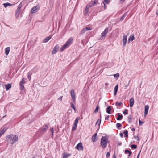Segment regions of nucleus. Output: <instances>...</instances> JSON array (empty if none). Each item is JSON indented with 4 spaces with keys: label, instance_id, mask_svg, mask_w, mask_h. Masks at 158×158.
Here are the masks:
<instances>
[{
    "label": "nucleus",
    "instance_id": "obj_1",
    "mask_svg": "<svg viewBox=\"0 0 158 158\" xmlns=\"http://www.w3.org/2000/svg\"><path fill=\"white\" fill-rule=\"evenodd\" d=\"M6 139L8 143L13 144L18 141V137L15 135L10 134L6 135Z\"/></svg>",
    "mask_w": 158,
    "mask_h": 158
},
{
    "label": "nucleus",
    "instance_id": "obj_2",
    "mask_svg": "<svg viewBox=\"0 0 158 158\" xmlns=\"http://www.w3.org/2000/svg\"><path fill=\"white\" fill-rule=\"evenodd\" d=\"M108 139L106 136H102L101 139L100 143L102 148H105L107 145Z\"/></svg>",
    "mask_w": 158,
    "mask_h": 158
},
{
    "label": "nucleus",
    "instance_id": "obj_3",
    "mask_svg": "<svg viewBox=\"0 0 158 158\" xmlns=\"http://www.w3.org/2000/svg\"><path fill=\"white\" fill-rule=\"evenodd\" d=\"M108 31V29L106 28L104 31L102 33L101 36L99 38V40H102L103 38L105 37Z\"/></svg>",
    "mask_w": 158,
    "mask_h": 158
},
{
    "label": "nucleus",
    "instance_id": "obj_4",
    "mask_svg": "<svg viewBox=\"0 0 158 158\" xmlns=\"http://www.w3.org/2000/svg\"><path fill=\"white\" fill-rule=\"evenodd\" d=\"M127 40V36L126 35H123V40L122 42L123 44V46L125 47L126 46V44Z\"/></svg>",
    "mask_w": 158,
    "mask_h": 158
},
{
    "label": "nucleus",
    "instance_id": "obj_5",
    "mask_svg": "<svg viewBox=\"0 0 158 158\" xmlns=\"http://www.w3.org/2000/svg\"><path fill=\"white\" fill-rule=\"evenodd\" d=\"M71 95V98L72 99L73 102H75L76 100L75 99V94L74 90L73 89H72L70 92Z\"/></svg>",
    "mask_w": 158,
    "mask_h": 158
},
{
    "label": "nucleus",
    "instance_id": "obj_6",
    "mask_svg": "<svg viewBox=\"0 0 158 158\" xmlns=\"http://www.w3.org/2000/svg\"><path fill=\"white\" fill-rule=\"evenodd\" d=\"M75 148L78 150H83V147L82 146L81 143H79L76 146Z\"/></svg>",
    "mask_w": 158,
    "mask_h": 158
},
{
    "label": "nucleus",
    "instance_id": "obj_7",
    "mask_svg": "<svg viewBox=\"0 0 158 158\" xmlns=\"http://www.w3.org/2000/svg\"><path fill=\"white\" fill-rule=\"evenodd\" d=\"M59 48V45L58 44L56 45L52 51L51 52L52 54H55L58 51Z\"/></svg>",
    "mask_w": 158,
    "mask_h": 158
},
{
    "label": "nucleus",
    "instance_id": "obj_8",
    "mask_svg": "<svg viewBox=\"0 0 158 158\" xmlns=\"http://www.w3.org/2000/svg\"><path fill=\"white\" fill-rule=\"evenodd\" d=\"M22 6V5L20 4L18 7V8L16 11L15 14L16 16L17 17H18L19 16V14L20 13V10Z\"/></svg>",
    "mask_w": 158,
    "mask_h": 158
},
{
    "label": "nucleus",
    "instance_id": "obj_9",
    "mask_svg": "<svg viewBox=\"0 0 158 158\" xmlns=\"http://www.w3.org/2000/svg\"><path fill=\"white\" fill-rule=\"evenodd\" d=\"M91 30H92V29L90 27H86L84 28L81 31L80 34L81 35L82 34L85 33L87 31Z\"/></svg>",
    "mask_w": 158,
    "mask_h": 158
},
{
    "label": "nucleus",
    "instance_id": "obj_10",
    "mask_svg": "<svg viewBox=\"0 0 158 158\" xmlns=\"http://www.w3.org/2000/svg\"><path fill=\"white\" fill-rule=\"evenodd\" d=\"M24 78H23L19 83V85L20 86V89L21 90H23L24 89L23 84L25 82V81H24Z\"/></svg>",
    "mask_w": 158,
    "mask_h": 158
},
{
    "label": "nucleus",
    "instance_id": "obj_11",
    "mask_svg": "<svg viewBox=\"0 0 158 158\" xmlns=\"http://www.w3.org/2000/svg\"><path fill=\"white\" fill-rule=\"evenodd\" d=\"M134 39L135 37L134 35L133 34L131 35L128 38L127 42L128 43H129L130 42H132Z\"/></svg>",
    "mask_w": 158,
    "mask_h": 158
},
{
    "label": "nucleus",
    "instance_id": "obj_12",
    "mask_svg": "<svg viewBox=\"0 0 158 158\" xmlns=\"http://www.w3.org/2000/svg\"><path fill=\"white\" fill-rule=\"evenodd\" d=\"M97 133L94 134L92 136L91 140L93 142H95L97 139Z\"/></svg>",
    "mask_w": 158,
    "mask_h": 158
},
{
    "label": "nucleus",
    "instance_id": "obj_13",
    "mask_svg": "<svg viewBox=\"0 0 158 158\" xmlns=\"http://www.w3.org/2000/svg\"><path fill=\"white\" fill-rule=\"evenodd\" d=\"M52 38V36L50 35L49 36L46 37L43 40V43H47L48 41Z\"/></svg>",
    "mask_w": 158,
    "mask_h": 158
},
{
    "label": "nucleus",
    "instance_id": "obj_14",
    "mask_svg": "<svg viewBox=\"0 0 158 158\" xmlns=\"http://www.w3.org/2000/svg\"><path fill=\"white\" fill-rule=\"evenodd\" d=\"M149 108V106L148 105H146L145 106L144 109V116H146L148 113V110Z\"/></svg>",
    "mask_w": 158,
    "mask_h": 158
},
{
    "label": "nucleus",
    "instance_id": "obj_15",
    "mask_svg": "<svg viewBox=\"0 0 158 158\" xmlns=\"http://www.w3.org/2000/svg\"><path fill=\"white\" fill-rule=\"evenodd\" d=\"M112 107L111 106H108L106 109V112L109 114H110L111 113V110Z\"/></svg>",
    "mask_w": 158,
    "mask_h": 158
},
{
    "label": "nucleus",
    "instance_id": "obj_16",
    "mask_svg": "<svg viewBox=\"0 0 158 158\" xmlns=\"http://www.w3.org/2000/svg\"><path fill=\"white\" fill-rule=\"evenodd\" d=\"M134 99L132 98L130 100V106L131 107H132L134 105Z\"/></svg>",
    "mask_w": 158,
    "mask_h": 158
},
{
    "label": "nucleus",
    "instance_id": "obj_17",
    "mask_svg": "<svg viewBox=\"0 0 158 158\" xmlns=\"http://www.w3.org/2000/svg\"><path fill=\"white\" fill-rule=\"evenodd\" d=\"M117 115H118V117L117 118V119L118 120H120L122 119L123 116L121 114L119 113H118L117 114Z\"/></svg>",
    "mask_w": 158,
    "mask_h": 158
},
{
    "label": "nucleus",
    "instance_id": "obj_18",
    "mask_svg": "<svg viewBox=\"0 0 158 158\" xmlns=\"http://www.w3.org/2000/svg\"><path fill=\"white\" fill-rule=\"evenodd\" d=\"M118 85H116L114 89V95L115 96L116 93L118 91Z\"/></svg>",
    "mask_w": 158,
    "mask_h": 158
},
{
    "label": "nucleus",
    "instance_id": "obj_19",
    "mask_svg": "<svg viewBox=\"0 0 158 158\" xmlns=\"http://www.w3.org/2000/svg\"><path fill=\"white\" fill-rule=\"evenodd\" d=\"M73 38L72 37L70 38L68 40L66 41L65 43L67 44L68 45L69 44L71 43V42L73 40Z\"/></svg>",
    "mask_w": 158,
    "mask_h": 158
},
{
    "label": "nucleus",
    "instance_id": "obj_20",
    "mask_svg": "<svg viewBox=\"0 0 158 158\" xmlns=\"http://www.w3.org/2000/svg\"><path fill=\"white\" fill-rule=\"evenodd\" d=\"M37 10H38L36 7L34 6L31 9V13L32 14L36 12L37 11Z\"/></svg>",
    "mask_w": 158,
    "mask_h": 158
},
{
    "label": "nucleus",
    "instance_id": "obj_21",
    "mask_svg": "<svg viewBox=\"0 0 158 158\" xmlns=\"http://www.w3.org/2000/svg\"><path fill=\"white\" fill-rule=\"evenodd\" d=\"M70 155L71 154H70L64 153L62 155L63 156L62 158H67L69 156H70Z\"/></svg>",
    "mask_w": 158,
    "mask_h": 158
},
{
    "label": "nucleus",
    "instance_id": "obj_22",
    "mask_svg": "<svg viewBox=\"0 0 158 158\" xmlns=\"http://www.w3.org/2000/svg\"><path fill=\"white\" fill-rule=\"evenodd\" d=\"M7 129L4 128L0 131V137L6 131Z\"/></svg>",
    "mask_w": 158,
    "mask_h": 158
},
{
    "label": "nucleus",
    "instance_id": "obj_23",
    "mask_svg": "<svg viewBox=\"0 0 158 158\" xmlns=\"http://www.w3.org/2000/svg\"><path fill=\"white\" fill-rule=\"evenodd\" d=\"M5 88L6 90H8L11 87V85L10 84H8L5 85Z\"/></svg>",
    "mask_w": 158,
    "mask_h": 158
},
{
    "label": "nucleus",
    "instance_id": "obj_24",
    "mask_svg": "<svg viewBox=\"0 0 158 158\" xmlns=\"http://www.w3.org/2000/svg\"><path fill=\"white\" fill-rule=\"evenodd\" d=\"M68 45L66 43H65L63 46L60 48V50L61 51H63L68 46Z\"/></svg>",
    "mask_w": 158,
    "mask_h": 158
},
{
    "label": "nucleus",
    "instance_id": "obj_25",
    "mask_svg": "<svg viewBox=\"0 0 158 158\" xmlns=\"http://www.w3.org/2000/svg\"><path fill=\"white\" fill-rule=\"evenodd\" d=\"M92 7L91 6H86L85 11V15H86L88 14L89 7Z\"/></svg>",
    "mask_w": 158,
    "mask_h": 158
},
{
    "label": "nucleus",
    "instance_id": "obj_26",
    "mask_svg": "<svg viewBox=\"0 0 158 158\" xmlns=\"http://www.w3.org/2000/svg\"><path fill=\"white\" fill-rule=\"evenodd\" d=\"M10 47H8L5 48V54L6 55H7L9 54V53L10 52Z\"/></svg>",
    "mask_w": 158,
    "mask_h": 158
},
{
    "label": "nucleus",
    "instance_id": "obj_27",
    "mask_svg": "<svg viewBox=\"0 0 158 158\" xmlns=\"http://www.w3.org/2000/svg\"><path fill=\"white\" fill-rule=\"evenodd\" d=\"M127 15V12L125 13L124 15L120 18V20L122 21L123 20L125 17Z\"/></svg>",
    "mask_w": 158,
    "mask_h": 158
},
{
    "label": "nucleus",
    "instance_id": "obj_28",
    "mask_svg": "<svg viewBox=\"0 0 158 158\" xmlns=\"http://www.w3.org/2000/svg\"><path fill=\"white\" fill-rule=\"evenodd\" d=\"M79 119V117H77L76 118V119L74 121V124L77 125V124L78 123V120Z\"/></svg>",
    "mask_w": 158,
    "mask_h": 158
},
{
    "label": "nucleus",
    "instance_id": "obj_29",
    "mask_svg": "<svg viewBox=\"0 0 158 158\" xmlns=\"http://www.w3.org/2000/svg\"><path fill=\"white\" fill-rule=\"evenodd\" d=\"M70 106L74 110L75 112L76 111V108L74 105V104H73V103L72 102H71L70 103Z\"/></svg>",
    "mask_w": 158,
    "mask_h": 158
},
{
    "label": "nucleus",
    "instance_id": "obj_30",
    "mask_svg": "<svg viewBox=\"0 0 158 158\" xmlns=\"http://www.w3.org/2000/svg\"><path fill=\"white\" fill-rule=\"evenodd\" d=\"M3 5L4 6L5 8L7 7L8 6H11L12 5L11 4L8 2L3 4Z\"/></svg>",
    "mask_w": 158,
    "mask_h": 158
},
{
    "label": "nucleus",
    "instance_id": "obj_31",
    "mask_svg": "<svg viewBox=\"0 0 158 158\" xmlns=\"http://www.w3.org/2000/svg\"><path fill=\"white\" fill-rule=\"evenodd\" d=\"M77 127V125L73 124V125L72 127V131H74L76 130Z\"/></svg>",
    "mask_w": 158,
    "mask_h": 158
},
{
    "label": "nucleus",
    "instance_id": "obj_32",
    "mask_svg": "<svg viewBox=\"0 0 158 158\" xmlns=\"http://www.w3.org/2000/svg\"><path fill=\"white\" fill-rule=\"evenodd\" d=\"M128 131L127 130H126L124 131L123 132V133L125 134V135H124L125 137H128Z\"/></svg>",
    "mask_w": 158,
    "mask_h": 158
},
{
    "label": "nucleus",
    "instance_id": "obj_33",
    "mask_svg": "<svg viewBox=\"0 0 158 158\" xmlns=\"http://www.w3.org/2000/svg\"><path fill=\"white\" fill-rule=\"evenodd\" d=\"M128 122L129 123H130L131 122V115H129L128 117Z\"/></svg>",
    "mask_w": 158,
    "mask_h": 158
},
{
    "label": "nucleus",
    "instance_id": "obj_34",
    "mask_svg": "<svg viewBox=\"0 0 158 158\" xmlns=\"http://www.w3.org/2000/svg\"><path fill=\"white\" fill-rule=\"evenodd\" d=\"M116 127L118 129H120L119 128L120 127H121L122 126V125L121 123H118L116 124Z\"/></svg>",
    "mask_w": 158,
    "mask_h": 158
},
{
    "label": "nucleus",
    "instance_id": "obj_35",
    "mask_svg": "<svg viewBox=\"0 0 158 158\" xmlns=\"http://www.w3.org/2000/svg\"><path fill=\"white\" fill-rule=\"evenodd\" d=\"M130 151L129 150L127 149H126L125 151V154H127V153H128L129 154L130 153H132V152L131 150L130 149Z\"/></svg>",
    "mask_w": 158,
    "mask_h": 158
},
{
    "label": "nucleus",
    "instance_id": "obj_36",
    "mask_svg": "<svg viewBox=\"0 0 158 158\" xmlns=\"http://www.w3.org/2000/svg\"><path fill=\"white\" fill-rule=\"evenodd\" d=\"M101 119H98L97 120V121L96 123V125H97L98 124V125L100 126V125L101 123Z\"/></svg>",
    "mask_w": 158,
    "mask_h": 158
},
{
    "label": "nucleus",
    "instance_id": "obj_37",
    "mask_svg": "<svg viewBox=\"0 0 158 158\" xmlns=\"http://www.w3.org/2000/svg\"><path fill=\"white\" fill-rule=\"evenodd\" d=\"M131 147L133 149H136L137 148V146L135 144H132Z\"/></svg>",
    "mask_w": 158,
    "mask_h": 158
},
{
    "label": "nucleus",
    "instance_id": "obj_38",
    "mask_svg": "<svg viewBox=\"0 0 158 158\" xmlns=\"http://www.w3.org/2000/svg\"><path fill=\"white\" fill-rule=\"evenodd\" d=\"M109 2V0H104L102 2V3L103 4H108Z\"/></svg>",
    "mask_w": 158,
    "mask_h": 158
},
{
    "label": "nucleus",
    "instance_id": "obj_39",
    "mask_svg": "<svg viewBox=\"0 0 158 158\" xmlns=\"http://www.w3.org/2000/svg\"><path fill=\"white\" fill-rule=\"evenodd\" d=\"M99 107L98 106H97L96 107L95 110L94 111V113H96L98 111V109H99Z\"/></svg>",
    "mask_w": 158,
    "mask_h": 158
},
{
    "label": "nucleus",
    "instance_id": "obj_40",
    "mask_svg": "<svg viewBox=\"0 0 158 158\" xmlns=\"http://www.w3.org/2000/svg\"><path fill=\"white\" fill-rule=\"evenodd\" d=\"M115 78H118L119 76V74L118 73H117L116 74H114L113 75Z\"/></svg>",
    "mask_w": 158,
    "mask_h": 158
},
{
    "label": "nucleus",
    "instance_id": "obj_41",
    "mask_svg": "<svg viewBox=\"0 0 158 158\" xmlns=\"http://www.w3.org/2000/svg\"><path fill=\"white\" fill-rule=\"evenodd\" d=\"M128 111V110L127 109H125V110L123 112V113L124 114L127 115L128 114L127 112Z\"/></svg>",
    "mask_w": 158,
    "mask_h": 158
},
{
    "label": "nucleus",
    "instance_id": "obj_42",
    "mask_svg": "<svg viewBox=\"0 0 158 158\" xmlns=\"http://www.w3.org/2000/svg\"><path fill=\"white\" fill-rule=\"evenodd\" d=\"M31 74L30 73H28L27 75V78H28V79L29 81H30L31 78Z\"/></svg>",
    "mask_w": 158,
    "mask_h": 158
},
{
    "label": "nucleus",
    "instance_id": "obj_43",
    "mask_svg": "<svg viewBox=\"0 0 158 158\" xmlns=\"http://www.w3.org/2000/svg\"><path fill=\"white\" fill-rule=\"evenodd\" d=\"M144 123L143 122L141 121L140 119L139 120V123L140 126H141Z\"/></svg>",
    "mask_w": 158,
    "mask_h": 158
},
{
    "label": "nucleus",
    "instance_id": "obj_44",
    "mask_svg": "<svg viewBox=\"0 0 158 158\" xmlns=\"http://www.w3.org/2000/svg\"><path fill=\"white\" fill-rule=\"evenodd\" d=\"M122 104V103L121 102L118 103V102H116V103H115V105L116 106H120Z\"/></svg>",
    "mask_w": 158,
    "mask_h": 158
},
{
    "label": "nucleus",
    "instance_id": "obj_45",
    "mask_svg": "<svg viewBox=\"0 0 158 158\" xmlns=\"http://www.w3.org/2000/svg\"><path fill=\"white\" fill-rule=\"evenodd\" d=\"M97 1H96V0H95L94 2H93L92 5L91 6H93L94 4L97 3Z\"/></svg>",
    "mask_w": 158,
    "mask_h": 158
},
{
    "label": "nucleus",
    "instance_id": "obj_46",
    "mask_svg": "<svg viewBox=\"0 0 158 158\" xmlns=\"http://www.w3.org/2000/svg\"><path fill=\"white\" fill-rule=\"evenodd\" d=\"M134 138H136V140L138 141H139L140 140L138 136H134Z\"/></svg>",
    "mask_w": 158,
    "mask_h": 158
},
{
    "label": "nucleus",
    "instance_id": "obj_47",
    "mask_svg": "<svg viewBox=\"0 0 158 158\" xmlns=\"http://www.w3.org/2000/svg\"><path fill=\"white\" fill-rule=\"evenodd\" d=\"M110 153L109 152H108L107 153V154L106 155V157H109L110 156Z\"/></svg>",
    "mask_w": 158,
    "mask_h": 158
},
{
    "label": "nucleus",
    "instance_id": "obj_48",
    "mask_svg": "<svg viewBox=\"0 0 158 158\" xmlns=\"http://www.w3.org/2000/svg\"><path fill=\"white\" fill-rule=\"evenodd\" d=\"M62 97H63L62 96H61L59 97L58 99L61 101L62 100Z\"/></svg>",
    "mask_w": 158,
    "mask_h": 158
},
{
    "label": "nucleus",
    "instance_id": "obj_49",
    "mask_svg": "<svg viewBox=\"0 0 158 158\" xmlns=\"http://www.w3.org/2000/svg\"><path fill=\"white\" fill-rule=\"evenodd\" d=\"M47 128H46L45 127H43L42 128V131H44L46 130Z\"/></svg>",
    "mask_w": 158,
    "mask_h": 158
},
{
    "label": "nucleus",
    "instance_id": "obj_50",
    "mask_svg": "<svg viewBox=\"0 0 158 158\" xmlns=\"http://www.w3.org/2000/svg\"><path fill=\"white\" fill-rule=\"evenodd\" d=\"M50 130L52 133H53V128H50Z\"/></svg>",
    "mask_w": 158,
    "mask_h": 158
},
{
    "label": "nucleus",
    "instance_id": "obj_51",
    "mask_svg": "<svg viewBox=\"0 0 158 158\" xmlns=\"http://www.w3.org/2000/svg\"><path fill=\"white\" fill-rule=\"evenodd\" d=\"M109 117V115H108L106 117H105V120H108Z\"/></svg>",
    "mask_w": 158,
    "mask_h": 158
},
{
    "label": "nucleus",
    "instance_id": "obj_52",
    "mask_svg": "<svg viewBox=\"0 0 158 158\" xmlns=\"http://www.w3.org/2000/svg\"><path fill=\"white\" fill-rule=\"evenodd\" d=\"M119 135L122 138H123V135L122 133H120L119 134Z\"/></svg>",
    "mask_w": 158,
    "mask_h": 158
},
{
    "label": "nucleus",
    "instance_id": "obj_53",
    "mask_svg": "<svg viewBox=\"0 0 158 158\" xmlns=\"http://www.w3.org/2000/svg\"><path fill=\"white\" fill-rule=\"evenodd\" d=\"M140 152H141V151H140V152H139L138 153V155H137V158H139V155H140Z\"/></svg>",
    "mask_w": 158,
    "mask_h": 158
},
{
    "label": "nucleus",
    "instance_id": "obj_54",
    "mask_svg": "<svg viewBox=\"0 0 158 158\" xmlns=\"http://www.w3.org/2000/svg\"><path fill=\"white\" fill-rule=\"evenodd\" d=\"M130 82V81H129V83H128V84H127V85H126L125 86V89H126V88L128 86V85H129V82Z\"/></svg>",
    "mask_w": 158,
    "mask_h": 158
},
{
    "label": "nucleus",
    "instance_id": "obj_55",
    "mask_svg": "<svg viewBox=\"0 0 158 158\" xmlns=\"http://www.w3.org/2000/svg\"><path fill=\"white\" fill-rule=\"evenodd\" d=\"M44 126H45V127H46V128H47L48 127V126L47 124H45L44 125Z\"/></svg>",
    "mask_w": 158,
    "mask_h": 158
},
{
    "label": "nucleus",
    "instance_id": "obj_56",
    "mask_svg": "<svg viewBox=\"0 0 158 158\" xmlns=\"http://www.w3.org/2000/svg\"><path fill=\"white\" fill-rule=\"evenodd\" d=\"M126 0H120V2L121 3H122L125 1Z\"/></svg>",
    "mask_w": 158,
    "mask_h": 158
},
{
    "label": "nucleus",
    "instance_id": "obj_57",
    "mask_svg": "<svg viewBox=\"0 0 158 158\" xmlns=\"http://www.w3.org/2000/svg\"><path fill=\"white\" fill-rule=\"evenodd\" d=\"M131 154V153H130L129 154V155L128 156V158H129V157L130 156Z\"/></svg>",
    "mask_w": 158,
    "mask_h": 158
},
{
    "label": "nucleus",
    "instance_id": "obj_58",
    "mask_svg": "<svg viewBox=\"0 0 158 158\" xmlns=\"http://www.w3.org/2000/svg\"><path fill=\"white\" fill-rule=\"evenodd\" d=\"M104 5V8L105 9H106L107 8V6L105 5V4H103Z\"/></svg>",
    "mask_w": 158,
    "mask_h": 158
},
{
    "label": "nucleus",
    "instance_id": "obj_59",
    "mask_svg": "<svg viewBox=\"0 0 158 158\" xmlns=\"http://www.w3.org/2000/svg\"><path fill=\"white\" fill-rule=\"evenodd\" d=\"M135 128H132V129H131V131H135Z\"/></svg>",
    "mask_w": 158,
    "mask_h": 158
},
{
    "label": "nucleus",
    "instance_id": "obj_60",
    "mask_svg": "<svg viewBox=\"0 0 158 158\" xmlns=\"http://www.w3.org/2000/svg\"><path fill=\"white\" fill-rule=\"evenodd\" d=\"M122 145V143H118V146H120Z\"/></svg>",
    "mask_w": 158,
    "mask_h": 158
},
{
    "label": "nucleus",
    "instance_id": "obj_61",
    "mask_svg": "<svg viewBox=\"0 0 158 158\" xmlns=\"http://www.w3.org/2000/svg\"><path fill=\"white\" fill-rule=\"evenodd\" d=\"M113 158H116V157L115 156V154H114V155H113Z\"/></svg>",
    "mask_w": 158,
    "mask_h": 158
},
{
    "label": "nucleus",
    "instance_id": "obj_62",
    "mask_svg": "<svg viewBox=\"0 0 158 158\" xmlns=\"http://www.w3.org/2000/svg\"><path fill=\"white\" fill-rule=\"evenodd\" d=\"M105 85L106 86H107L109 85V84L108 83H105Z\"/></svg>",
    "mask_w": 158,
    "mask_h": 158
},
{
    "label": "nucleus",
    "instance_id": "obj_63",
    "mask_svg": "<svg viewBox=\"0 0 158 158\" xmlns=\"http://www.w3.org/2000/svg\"><path fill=\"white\" fill-rule=\"evenodd\" d=\"M108 143H109V146H108V147L109 148H110V145L109 143V141H108Z\"/></svg>",
    "mask_w": 158,
    "mask_h": 158
},
{
    "label": "nucleus",
    "instance_id": "obj_64",
    "mask_svg": "<svg viewBox=\"0 0 158 158\" xmlns=\"http://www.w3.org/2000/svg\"><path fill=\"white\" fill-rule=\"evenodd\" d=\"M156 14L157 15H158V10L156 11Z\"/></svg>",
    "mask_w": 158,
    "mask_h": 158
}]
</instances>
